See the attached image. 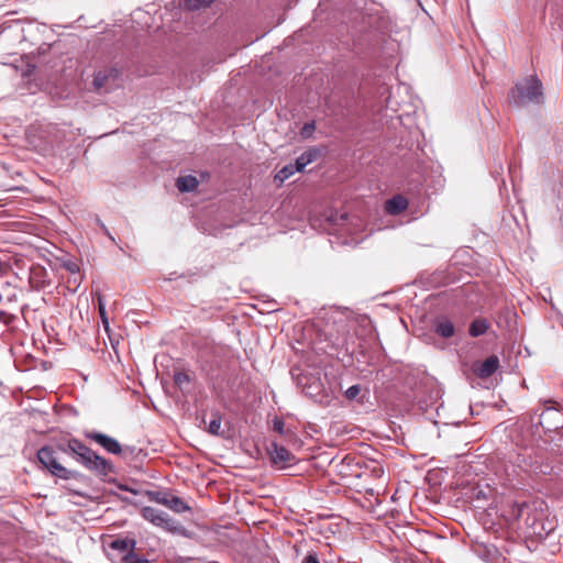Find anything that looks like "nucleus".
<instances>
[{"label":"nucleus","mask_w":563,"mask_h":563,"mask_svg":"<svg viewBox=\"0 0 563 563\" xmlns=\"http://www.w3.org/2000/svg\"><path fill=\"white\" fill-rule=\"evenodd\" d=\"M273 430L280 435L285 434V422L283 418L276 416L273 419Z\"/></svg>","instance_id":"nucleus-25"},{"label":"nucleus","mask_w":563,"mask_h":563,"mask_svg":"<svg viewBox=\"0 0 563 563\" xmlns=\"http://www.w3.org/2000/svg\"><path fill=\"white\" fill-rule=\"evenodd\" d=\"M499 367V358L496 355H490L478 365H474L473 372L479 378L490 377Z\"/></svg>","instance_id":"nucleus-10"},{"label":"nucleus","mask_w":563,"mask_h":563,"mask_svg":"<svg viewBox=\"0 0 563 563\" xmlns=\"http://www.w3.org/2000/svg\"><path fill=\"white\" fill-rule=\"evenodd\" d=\"M294 164H288L284 166L282 169L277 172L275 175V181H278L279 184H283L286 179H288L290 176H292L297 169H294Z\"/></svg>","instance_id":"nucleus-19"},{"label":"nucleus","mask_w":563,"mask_h":563,"mask_svg":"<svg viewBox=\"0 0 563 563\" xmlns=\"http://www.w3.org/2000/svg\"><path fill=\"white\" fill-rule=\"evenodd\" d=\"M118 70L114 68L99 70L95 74L92 86L96 91H109L115 85Z\"/></svg>","instance_id":"nucleus-9"},{"label":"nucleus","mask_w":563,"mask_h":563,"mask_svg":"<svg viewBox=\"0 0 563 563\" xmlns=\"http://www.w3.org/2000/svg\"><path fill=\"white\" fill-rule=\"evenodd\" d=\"M361 393V386L360 385H353L349 387L345 391V397L349 400H354Z\"/></svg>","instance_id":"nucleus-26"},{"label":"nucleus","mask_w":563,"mask_h":563,"mask_svg":"<svg viewBox=\"0 0 563 563\" xmlns=\"http://www.w3.org/2000/svg\"><path fill=\"white\" fill-rule=\"evenodd\" d=\"M85 437L91 441H95L102 446L108 453L120 454L122 452L121 444L112 437L98 431H86Z\"/></svg>","instance_id":"nucleus-7"},{"label":"nucleus","mask_w":563,"mask_h":563,"mask_svg":"<svg viewBox=\"0 0 563 563\" xmlns=\"http://www.w3.org/2000/svg\"><path fill=\"white\" fill-rule=\"evenodd\" d=\"M320 151L317 147H310L307 151H305L299 157H297L295 162L294 169H297L298 172H302L303 168L317 159L319 156Z\"/></svg>","instance_id":"nucleus-11"},{"label":"nucleus","mask_w":563,"mask_h":563,"mask_svg":"<svg viewBox=\"0 0 563 563\" xmlns=\"http://www.w3.org/2000/svg\"><path fill=\"white\" fill-rule=\"evenodd\" d=\"M65 267L73 274L79 272V266L76 263L69 262L65 265Z\"/></svg>","instance_id":"nucleus-32"},{"label":"nucleus","mask_w":563,"mask_h":563,"mask_svg":"<svg viewBox=\"0 0 563 563\" xmlns=\"http://www.w3.org/2000/svg\"><path fill=\"white\" fill-rule=\"evenodd\" d=\"M529 506L527 504H521L520 506H518V514H517V518H521L525 514V510L528 509Z\"/></svg>","instance_id":"nucleus-33"},{"label":"nucleus","mask_w":563,"mask_h":563,"mask_svg":"<svg viewBox=\"0 0 563 563\" xmlns=\"http://www.w3.org/2000/svg\"><path fill=\"white\" fill-rule=\"evenodd\" d=\"M29 284L33 290L40 291L51 285V276L47 269L41 265L30 268Z\"/></svg>","instance_id":"nucleus-8"},{"label":"nucleus","mask_w":563,"mask_h":563,"mask_svg":"<svg viewBox=\"0 0 563 563\" xmlns=\"http://www.w3.org/2000/svg\"><path fill=\"white\" fill-rule=\"evenodd\" d=\"M148 496H150L151 500H154L157 504H162V505L166 506L170 494L157 490V492H148Z\"/></svg>","instance_id":"nucleus-22"},{"label":"nucleus","mask_w":563,"mask_h":563,"mask_svg":"<svg viewBox=\"0 0 563 563\" xmlns=\"http://www.w3.org/2000/svg\"><path fill=\"white\" fill-rule=\"evenodd\" d=\"M489 325L486 319H475L472 321L468 333L473 338H477L487 332Z\"/></svg>","instance_id":"nucleus-17"},{"label":"nucleus","mask_w":563,"mask_h":563,"mask_svg":"<svg viewBox=\"0 0 563 563\" xmlns=\"http://www.w3.org/2000/svg\"><path fill=\"white\" fill-rule=\"evenodd\" d=\"M408 208V200L400 196H394L386 201L385 209L389 214H399Z\"/></svg>","instance_id":"nucleus-13"},{"label":"nucleus","mask_w":563,"mask_h":563,"mask_svg":"<svg viewBox=\"0 0 563 563\" xmlns=\"http://www.w3.org/2000/svg\"><path fill=\"white\" fill-rule=\"evenodd\" d=\"M174 383L178 388H183L185 385H188L192 377L188 372L185 371H176L173 376Z\"/></svg>","instance_id":"nucleus-20"},{"label":"nucleus","mask_w":563,"mask_h":563,"mask_svg":"<svg viewBox=\"0 0 563 563\" xmlns=\"http://www.w3.org/2000/svg\"><path fill=\"white\" fill-rule=\"evenodd\" d=\"M316 129V124L314 122H308V123H305L302 129H301V132L300 134L303 136V137H309L311 136L312 132L314 131Z\"/></svg>","instance_id":"nucleus-27"},{"label":"nucleus","mask_w":563,"mask_h":563,"mask_svg":"<svg viewBox=\"0 0 563 563\" xmlns=\"http://www.w3.org/2000/svg\"><path fill=\"white\" fill-rule=\"evenodd\" d=\"M98 301H99V313H100V317H101L103 323L108 324L107 312H106L104 305L102 303L101 297L98 298Z\"/></svg>","instance_id":"nucleus-30"},{"label":"nucleus","mask_w":563,"mask_h":563,"mask_svg":"<svg viewBox=\"0 0 563 563\" xmlns=\"http://www.w3.org/2000/svg\"><path fill=\"white\" fill-rule=\"evenodd\" d=\"M221 422H222V415L218 410L211 411V419L208 423L207 431L211 435H223V432L221 431Z\"/></svg>","instance_id":"nucleus-16"},{"label":"nucleus","mask_w":563,"mask_h":563,"mask_svg":"<svg viewBox=\"0 0 563 563\" xmlns=\"http://www.w3.org/2000/svg\"><path fill=\"white\" fill-rule=\"evenodd\" d=\"M301 563H320L316 552H309L301 561Z\"/></svg>","instance_id":"nucleus-29"},{"label":"nucleus","mask_w":563,"mask_h":563,"mask_svg":"<svg viewBox=\"0 0 563 563\" xmlns=\"http://www.w3.org/2000/svg\"><path fill=\"white\" fill-rule=\"evenodd\" d=\"M141 515L145 520L150 521L154 526L164 528L168 531L176 529L175 520L159 509L146 506L142 508Z\"/></svg>","instance_id":"nucleus-6"},{"label":"nucleus","mask_w":563,"mask_h":563,"mask_svg":"<svg viewBox=\"0 0 563 563\" xmlns=\"http://www.w3.org/2000/svg\"><path fill=\"white\" fill-rule=\"evenodd\" d=\"M166 507L177 514L189 511L190 507L178 496L170 495Z\"/></svg>","instance_id":"nucleus-18"},{"label":"nucleus","mask_w":563,"mask_h":563,"mask_svg":"<svg viewBox=\"0 0 563 563\" xmlns=\"http://www.w3.org/2000/svg\"><path fill=\"white\" fill-rule=\"evenodd\" d=\"M267 452L271 463L279 470L292 466L297 462L296 456L289 450L276 442L271 443L267 448Z\"/></svg>","instance_id":"nucleus-5"},{"label":"nucleus","mask_w":563,"mask_h":563,"mask_svg":"<svg viewBox=\"0 0 563 563\" xmlns=\"http://www.w3.org/2000/svg\"><path fill=\"white\" fill-rule=\"evenodd\" d=\"M526 523H527V525H530L532 528H534V523H536V522L533 521L532 523H530V522H529V517H528V518L526 519ZM533 533H539V534H541V532H540V531H537L536 529H533Z\"/></svg>","instance_id":"nucleus-34"},{"label":"nucleus","mask_w":563,"mask_h":563,"mask_svg":"<svg viewBox=\"0 0 563 563\" xmlns=\"http://www.w3.org/2000/svg\"><path fill=\"white\" fill-rule=\"evenodd\" d=\"M95 221H96L97 225L101 229V231L107 236H109L110 240L114 241V238L110 234L108 228L106 227V224L101 221V219L98 216L95 217Z\"/></svg>","instance_id":"nucleus-28"},{"label":"nucleus","mask_w":563,"mask_h":563,"mask_svg":"<svg viewBox=\"0 0 563 563\" xmlns=\"http://www.w3.org/2000/svg\"><path fill=\"white\" fill-rule=\"evenodd\" d=\"M57 452L71 456L85 468L99 476H107L114 471L111 461L100 456L77 438H68L53 445Z\"/></svg>","instance_id":"nucleus-1"},{"label":"nucleus","mask_w":563,"mask_h":563,"mask_svg":"<svg viewBox=\"0 0 563 563\" xmlns=\"http://www.w3.org/2000/svg\"><path fill=\"white\" fill-rule=\"evenodd\" d=\"M509 102L516 107L528 103L540 104L543 100V87L537 76H529L517 82L508 93Z\"/></svg>","instance_id":"nucleus-3"},{"label":"nucleus","mask_w":563,"mask_h":563,"mask_svg":"<svg viewBox=\"0 0 563 563\" xmlns=\"http://www.w3.org/2000/svg\"><path fill=\"white\" fill-rule=\"evenodd\" d=\"M213 0H188V8L191 10H197L200 8L209 7Z\"/></svg>","instance_id":"nucleus-24"},{"label":"nucleus","mask_w":563,"mask_h":563,"mask_svg":"<svg viewBox=\"0 0 563 563\" xmlns=\"http://www.w3.org/2000/svg\"><path fill=\"white\" fill-rule=\"evenodd\" d=\"M15 320L16 316L8 313L7 311H0V323L10 327L15 322Z\"/></svg>","instance_id":"nucleus-23"},{"label":"nucleus","mask_w":563,"mask_h":563,"mask_svg":"<svg viewBox=\"0 0 563 563\" xmlns=\"http://www.w3.org/2000/svg\"><path fill=\"white\" fill-rule=\"evenodd\" d=\"M454 324L448 318H438L434 322V332L442 338H451L454 335Z\"/></svg>","instance_id":"nucleus-14"},{"label":"nucleus","mask_w":563,"mask_h":563,"mask_svg":"<svg viewBox=\"0 0 563 563\" xmlns=\"http://www.w3.org/2000/svg\"><path fill=\"white\" fill-rule=\"evenodd\" d=\"M181 563H218V562H206L200 559L186 558L181 560Z\"/></svg>","instance_id":"nucleus-31"},{"label":"nucleus","mask_w":563,"mask_h":563,"mask_svg":"<svg viewBox=\"0 0 563 563\" xmlns=\"http://www.w3.org/2000/svg\"><path fill=\"white\" fill-rule=\"evenodd\" d=\"M509 461L526 473L547 474L550 470L545 463V452L540 448L525 446L509 454Z\"/></svg>","instance_id":"nucleus-2"},{"label":"nucleus","mask_w":563,"mask_h":563,"mask_svg":"<svg viewBox=\"0 0 563 563\" xmlns=\"http://www.w3.org/2000/svg\"><path fill=\"white\" fill-rule=\"evenodd\" d=\"M122 563H150V561L136 554L134 551L125 553L122 556Z\"/></svg>","instance_id":"nucleus-21"},{"label":"nucleus","mask_w":563,"mask_h":563,"mask_svg":"<svg viewBox=\"0 0 563 563\" xmlns=\"http://www.w3.org/2000/svg\"><path fill=\"white\" fill-rule=\"evenodd\" d=\"M41 465L52 475L60 479L78 478L80 474L63 466L56 456V450L53 445H44L36 453Z\"/></svg>","instance_id":"nucleus-4"},{"label":"nucleus","mask_w":563,"mask_h":563,"mask_svg":"<svg viewBox=\"0 0 563 563\" xmlns=\"http://www.w3.org/2000/svg\"><path fill=\"white\" fill-rule=\"evenodd\" d=\"M198 179L192 175L181 176L177 178L176 186L180 192H191L197 189Z\"/></svg>","instance_id":"nucleus-15"},{"label":"nucleus","mask_w":563,"mask_h":563,"mask_svg":"<svg viewBox=\"0 0 563 563\" xmlns=\"http://www.w3.org/2000/svg\"><path fill=\"white\" fill-rule=\"evenodd\" d=\"M110 549L119 552L121 558L135 550L136 541L132 538L115 539L109 544Z\"/></svg>","instance_id":"nucleus-12"}]
</instances>
